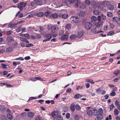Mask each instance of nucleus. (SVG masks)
I'll return each instance as SVG.
<instances>
[{"label": "nucleus", "mask_w": 120, "mask_h": 120, "mask_svg": "<svg viewBox=\"0 0 120 120\" xmlns=\"http://www.w3.org/2000/svg\"><path fill=\"white\" fill-rule=\"evenodd\" d=\"M33 46V45L32 44L30 43L28 44V45H26V47H28L29 46Z\"/></svg>", "instance_id": "nucleus-61"}, {"label": "nucleus", "mask_w": 120, "mask_h": 120, "mask_svg": "<svg viewBox=\"0 0 120 120\" xmlns=\"http://www.w3.org/2000/svg\"><path fill=\"white\" fill-rule=\"evenodd\" d=\"M17 25L16 23H14L13 24L10 23L9 24L8 27H10L11 28H14L15 26Z\"/></svg>", "instance_id": "nucleus-10"}, {"label": "nucleus", "mask_w": 120, "mask_h": 120, "mask_svg": "<svg viewBox=\"0 0 120 120\" xmlns=\"http://www.w3.org/2000/svg\"><path fill=\"white\" fill-rule=\"evenodd\" d=\"M85 15V13L84 12L82 11L80 12L79 14V15L81 17L84 16Z\"/></svg>", "instance_id": "nucleus-20"}, {"label": "nucleus", "mask_w": 120, "mask_h": 120, "mask_svg": "<svg viewBox=\"0 0 120 120\" xmlns=\"http://www.w3.org/2000/svg\"><path fill=\"white\" fill-rule=\"evenodd\" d=\"M52 115L54 118H56L58 115V112L57 111L53 112L50 115Z\"/></svg>", "instance_id": "nucleus-6"}, {"label": "nucleus", "mask_w": 120, "mask_h": 120, "mask_svg": "<svg viewBox=\"0 0 120 120\" xmlns=\"http://www.w3.org/2000/svg\"><path fill=\"white\" fill-rule=\"evenodd\" d=\"M20 64V63L19 62H14L13 63V64L14 66H15L17 64Z\"/></svg>", "instance_id": "nucleus-43"}, {"label": "nucleus", "mask_w": 120, "mask_h": 120, "mask_svg": "<svg viewBox=\"0 0 120 120\" xmlns=\"http://www.w3.org/2000/svg\"><path fill=\"white\" fill-rule=\"evenodd\" d=\"M83 34V32L82 31L79 32L77 34V36L78 38L82 37Z\"/></svg>", "instance_id": "nucleus-12"}, {"label": "nucleus", "mask_w": 120, "mask_h": 120, "mask_svg": "<svg viewBox=\"0 0 120 120\" xmlns=\"http://www.w3.org/2000/svg\"><path fill=\"white\" fill-rule=\"evenodd\" d=\"M56 120H63V118L60 116H58Z\"/></svg>", "instance_id": "nucleus-55"}, {"label": "nucleus", "mask_w": 120, "mask_h": 120, "mask_svg": "<svg viewBox=\"0 0 120 120\" xmlns=\"http://www.w3.org/2000/svg\"><path fill=\"white\" fill-rule=\"evenodd\" d=\"M113 14L111 12H109L107 13V16L109 17H111L112 16Z\"/></svg>", "instance_id": "nucleus-34"}, {"label": "nucleus", "mask_w": 120, "mask_h": 120, "mask_svg": "<svg viewBox=\"0 0 120 120\" xmlns=\"http://www.w3.org/2000/svg\"><path fill=\"white\" fill-rule=\"evenodd\" d=\"M56 26H53L51 27L52 31L53 32H54L53 31V30H56Z\"/></svg>", "instance_id": "nucleus-44"}, {"label": "nucleus", "mask_w": 120, "mask_h": 120, "mask_svg": "<svg viewBox=\"0 0 120 120\" xmlns=\"http://www.w3.org/2000/svg\"><path fill=\"white\" fill-rule=\"evenodd\" d=\"M109 4V2L107 1H104L102 4V5L105 7H108Z\"/></svg>", "instance_id": "nucleus-9"}, {"label": "nucleus", "mask_w": 120, "mask_h": 120, "mask_svg": "<svg viewBox=\"0 0 120 120\" xmlns=\"http://www.w3.org/2000/svg\"><path fill=\"white\" fill-rule=\"evenodd\" d=\"M36 15L38 17H42L44 16V14L42 12H39Z\"/></svg>", "instance_id": "nucleus-14"}, {"label": "nucleus", "mask_w": 120, "mask_h": 120, "mask_svg": "<svg viewBox=\"0 0 120 120\" xmlns=\"http://www.w3.org/2000/svg\"><path fill=\"white\" fill-rule=\"evenodd\" d=\"M120 103L119 101H118L117 100H116L115 101V105L117 106L119 105H120Z\"/></svg>", "instance_id": "nucleus-42"}, {"label": "nucleus", "mask_w": 120, "mask_h": 120, "mask_svg": "<svg viewBox=\"0 0 120 120\" xmlns=\"http://www.w3.org/2000/svg\"><path fill=\"white\" fill-rule=\"evenodd\" d=\"M101 94L102 95H104L106 93V91L103 90H101Z\"/></svg>", "instance_id": "nucleus-56"}, {"label": "nucleus", "mask_w": 120, "mask_h": 120, "mask_svg": "<svg viewBox=\"0 0 120 120\" xmlns=\"http://www.w3.org/2000/svg\"><path fill=\"white\" fill-rule=\"evenodd\" d=\"M68 15L67 14H64L62 15V17L64 19H67L68 17Z\"/></svg>", "instance_id": "nucleus-28"}, {"label": "nucleus", "mask_w": 120, "mask_h": 120, "mask_svg": "<svg viewBox=\"0 0 120 120\" xmlns=\"http://www.w3.org/2000/svg\"><path fill=\"white\" fill-rule=\"evenodd\" d=\"M23 2H21L19 3L17 6V7L20 10H22L23 8Z\"/></svg>", "instance_id": "nucleus-8"}, {"label": "nucleus", "mask_w": 120, "mask_h": 120, "mask_svg": "<svg viewBox=\"0 0 120 120\" xmlns=\"http://www.w3.org/2000/svg\"><path fill=\"white\" fill-rule=\"evenodd\" d=\"M29 80H31L33 81H35L36 80V77L34 78L32 77L30 78L29 79Z\"/></svg>", "instance_id": "nucleus-39"}, {"label": "nucleus", "mask_w": 120, "mask_h": 120, "mask_svg": "<svg viewBox=\"0 0 120 120\" xmlns=\"http://www.w3.org/2000/svg\"><path fill=\"white\" fill-rule=\"evenodd\" d=\"M70 116V114L68 113H66V117L67 119H69Z\"/></svg>", "instance_id": "nucleus-48"}, {"label": "nucleus", "mask_w": 120, "mask_h": 120, "mask_svg": "<svg viewBox=\"0 0 120 120\" xmlns=\"http://www.w3.org/2000/svg\"><path fill=\"white\" fill-rule=\"evenodd\" d=\"M22 35H23L24 37L26 38L27 39H29L30 38V35L28 34H22Z\"/></svg>", "instance_id": "nucleus-32"}, {"label": "nucleus", "mask_w": 120, "mask_h": 120, "mask_svg": "<svg viewBox=\"0 0 120 120\" xmlns=\"http://www.w3.org/2000/svg\"><path fill=\"white\" fill-rule=\"evenodd\" d=\"M59 35H63L64 33V31L63 30H61L59 31Z\"/></svg>", "instance_id": "nucleus-33"}, {"label": "nucleus", "mask_w": 120, "mask_h": 120, "mask_svg": "<svg viewBox=\"0 0 120 120\" xmlns=\"http://www.w3.org/2000/svg\"><path fill=\"white\" fill-rule=\"evenodd\" d=\"M102 114H99L97 116V118L98 120H100L103 118Z\"/></svg>", "instance_id": "nucleus-16"}, {"label": "nucleus", "mask_w": 120, "mask_h": 120, "mask_svg": "<svg viewBox=\"0 0 120 120\" xmlns=\"http://www.w3.org/2000/svg\"><path fill=\"white\" fill-rule=\"evenodd\" d=\"M71 26V25L70 24H67L65 26V28L68 29H69Z\"/></svg>", "instance_id": "nucleus-30"}, {"label": "nucleus", "mask_w": 120, "mask_h": 120, "mask_svg": "<svg viewBox=\"0 0 120 120\" xmlns=\"http://www.w3.org/2000/svg\"><path fill=\"white\" fill-rule=\"evenodd\" d=\"M101 89L100 88H98L96 90V91L97 93L101 92Z\"/></svg>", "instance_id": "nucleus-62"}, {"label": "nucleus", "mask_w": 120, "mask_h": 120, "mask_svg": "<svg viewBox=\"0 0 120 120\" xmlns=\"http://www.w3.org/2000/svg\"><path fill=\"white\" fill-rule=\"evenodd\" d=\"M110 28L113 29L114 28L115 26V25L113 23H111L110 24Z\"/></svg>", "instance_id": "nucleus-45"}, {"label": "nucleus", "mask_w": 120, "mask_h": 120, "mask_svg": "<svg viewBox=\"0 0 120 120\" xmlns=\"http://www.w3.org/2000/svg\"><path fill=\"white\" fill-rule=\"evenodd\" d=\"M13 50L12 48L11 47H9L7 48L6 51L7 52H10Z\"/></svg>", "instance_id": "nucleus-25"}, {"label": "nucleus", "mask_w": 120, "mask_h": 120, "mask_svg": "<svg viewBox=\"0 0 120 120\" xmlns=\"http://www.w3.org/2000/svg\"><path fill=\"white\" fill-rule=\"evenodd\" d=\"M58 16V14L56 13H54L50 15V17H52L53 18H56Z\"/></svg>", "instance_id": "nucleus-22"}, {"label": "nucleus", "mask_w": 120, "mask_h": 120, "mask_svg": "<svg viewBox=\"0 0 120 120\" xmlns=\"http://www.w3.org/2000/svg\"><path fill=\"white\" fill-rule=\"evenodd\" d=\"M94 14L96 15H98L99 13V11L97 10H95L93 11Z\"/></svg>", "instance_id": "nucleus-31"}, {"label": "nucleus", "mask_w": 120, "mask_h": 120, "mask_svg": "<svg viewBox=\"0 0 120 120\" xmlns=\"http://www.w3.org/2000/svg\"><path fill=\"white\" fill-rule=\"evenodd\" d=\"M76 37V35L75 34L72 35H71L70 37V39L71 40L74 39Z\"/></svg>", "instance_id": "nucleus-38"}, {"label": "nucleus", "mask_w": 120, "mask_h": 120, "mask_svg": "<svg viewBox=\"0 0 120 120\" xmlns=\"http://www.w3.org/2000/svg\"><path fill=\"white\" fill-rule=\"evenodd\" d=\"M108 27L107 25H105L104 26V30H108Z\"/></svg>", "instance_id": "nucleus-54"}, {"label": "nucleus", "mask_w": 120, "mask_h": 120, "mask_svg": "<svg viewBox=\"0 0 120 120\" xmlns=\"http://www.w3.org/2000/svg\"><path fill=\"white\" fill-rule=\"evenodd\" d=\"M7 118L11 120L13 116L12 115L10 114H8L7 115Z\"/></svg>", "instance_id": "nucleus-29"}, {"label": "nucleus", "mask_w": 120, "mask_h": 120, "mask_svg": "<svg viewBox=\"0 0 120 120\" xmlns=\"http://www.w3.org/2000/svg\"><path fill=\"white\" fill-rule=\"evenodd\" d=\"M71 19H73L72 21L75 23H77L79 20V18L77 17L73 16L71 17Z\"/></svg>", "instance_id": "nucleus-7"}, {"label": "nucleus", "mask_w": 120, "mask_h": 120, "mask_svg": "<svg viewBox=\"0 0 120 120\" xmlns=\"http://www.w3.org/2000/svg\"><path fill=\"white\" fill-rule=\"evenodd\" d=\"M114 112L115 115H117L118 114L119 112L117 109H115L114 110Z\"/></svg>", "instance_id": "nucleus-36"}, {"label": "nucleus", "mask_w": 120, "mask_h": 120, "mask_svg": "<svg viewBox=\"0 0 120 120\" xmlns=\"http://www.w3.org/2000/svg\"><path fill=\"white\" fill-rule=\"evenodd\" d=\"M21 27H18L16 30V31L18 33L21 30Z\"/></svg>", "instance_id": "nucleus-49"}, {"label": "nucleus", "mask_w": 120, "mask_h": 120, "mask_svg": "<svg viewBox=\"0 0 120 120\" xmlns=\"http://www.w3.org/2000/svg\"><path fill=\"white\" fill-rule=\"evenodd\" d=\"M51 12L49 11H47L45 12L44 15H45L46 16H48L51 14Z\"/></svg>", "instance_id": "nucleus-24"}, {"label": "nucleus", "mask_w": 120, "mask_h": 120, "mask_svg": "<svg viewBox=\"0 0 120 120\" xmlns=\"http://www.w3.org/2000/svg\"><path fill=\"white\" fill-rule=\"evenodd\" d=\"M87 109L86 110L87 113L89 115L96 116L98 113L97 110L94 109L90 107H87Z\"/></svg>", "instance_id": "nucleus-1"}, {"label": "nucleus", "mask_w": 120, "mask_h": 120, "mask_svg": "<svg viewBox=\"0 0 120 120\" xmlns=\"http://www.w3.org/2000/svg\"><path fill=\"white\" fill-rule=\"evenodd\" d=\"M92 24L90 22H87L85 25V28L86 29H90L92 27Z\"/></svg>", "instance_id": "nucleus-4"}, {"label": "nucleus", "mask_w": 120, "mask_h": 120, "mask_svg": "<svg viewBox=\"0 0 120 120\" xmlns=\"http://www.w3.org/2000/svg\"><path fill=\"white\" fill-rule=\"evenodd\" d=\"M0 108L1 109L3 110L4 109L5 107L3 105H0Z\"/></svg>", "instance_id": "nucleus-52"}, {"label": "nucleus", "mask_w": 120, "mask_h": 120, "mask_svg": "<svg viewBox=\"0 0 120 120\" xmlns=\"http://www.w3.org/2000/svg\"><path fill=\"white\" fill-rule=\"evenodd\" d=\"M35 36L38 39H39L41 38V35L39 34H37Z\"/></svg>", "instance_id": "nucleus-46"}, {"label": "nucleus", "mask_w": 120, "mask_h": 120, "mask_svg": "<svg viewBox=\"0 0 120 120\" xmlns=\"http://www.w3.org/2000/svg\"><path fill=\"white\" fill-rule=\"evenodd\" d=\"M82 96L79 94H76L74 97V98L78 99L79 98H80L82 97Z\"/></svg>", "instance_id": "nucleus-23"}, {"label": "nucleus", "mask_w": 120, "mask_h": 120, "mask_svg": "<svg viewBox=\"0 0 120 120\" xmlns=\"http://www.w3.org/2000/svg\"><path fill=\"white\" fill-rule=\"evenodd\" d=\"M106 19V16L102 14L101 16H98L97 17V20L99 21H102L101 20H105Z\"/></svg>", "instance_id": "nucleus-3"}, {"label": "nucleus", "mask_w": 120, "mask_h": 120, "mask_svg": "<svg viewBox=\"0 0 120 120\" xmlns=\"http://www.w3.org/2000/svg\"><path fill=\"white\" fill-rule=\"evenodd\" d=\"M85 85L86 86V88H89L90 86V84L89 83H86L85 84Z\"/></svg>", "instance_id": "nucleus-59"}, {"label": "nucleus", "mask_w": 120, "mask_h": 120, "mask_svg": "<svg viewBox=\"0 0 120 120\" xmlns=\"http://www.w3.org/2000/svg\"><path fill=\"white\" fill-rule=\"evenodd\" d=\"M20 115L21 117H25L26 116V115L25 113L23 112L20 114Z\"/></svg>", "instance_id": "nucleus-50"}, {"label": "nucleus", "mask_w": 120, "mask_h": 120, "mask_svg": "<svg viewBox=\"0 0 120 120\" xmlns=\"http://www.w3.org/2000/svg\"><path fill=\"white\" fill-rule=\"evenodd\" d=\"M91 31L93 32L95 34H97L99 33L100 32H101V31H96V29L95 28H94L93 29H92L91 30Z\"/></svg>", "instance_id": "nucleus-19"}, {"label": "nucleus", "mask_w": 120, "mask_h": 120, "mask_svg": "<svg viewBox=\"0 0 120 120\" xmlns=\"http://www.w3.org/2000/svg\"><path fill=\"white\" fill-rule=\"evenodd\" d=\"M75 107L76 109L78 110H79L81 109L80 107L78 105H76Z\"/></svg>", "instance_id": "nucleus-37"}, {"label": "nucleus", "mask_w": 120, "mask_h": 120, "mask_svg": "<svg viewBox=\"0 0 120 120\" xmlns=\"http://www.w3.org/2000/svg\"><path fill=\"white\" fill-rule=\"evenodd\" d=\"M45 37L47 39H49V41L52 38L51 35L50 34H45Z\"/></svg>", "instance_id": "nucleus-15"}, {"label": "nucleus", "mask_w": 120, "mask_h": 120, "mask_svg": "<svg viewBox=\"0 0 120 120\" xmlns=\"http://www.w3.org/2000/svg\"><path fill=\"white\" fill-rule=\"evenodd\" d=\"M92 20L94 22L97 20V18L95 16H92L91 17Z\"/></svg>", "instance_id": "nucleus-41"}, {"label": "nucleus", "mask_w": 120, "mask_h": 120, "mask_svg": "<svg viewBox=\"0 0 120 120\" xmlns=\"http://www.w3.org/2000/svg\"><path fill=\"white\" fill-rule=\"evenodd\" d=\"M42 4L41 0H34L31 2L30 4L31 6H33L34 4L38 5H41Z\"/></svg>", "instance_id": "nucleus-2"}, {"label": "nucleus", "mask_w": 120, "mask_h": 120, "mask_svg": "<svg viewBox=\"0 0 120 120\" xmlns=\"http://www.w3.org/2000/svg\"><path fill=\"white\" fill-rule=\"evenodd\" d=\"M34 115V113L31 112H28V116L30 118H32Z\"/></svg>", "instance_id": "nucleus-13"}, {"label": "nucleus", "mask_w": 120, "mask_h": 120, "mask_svg": "<svg viewBox=\"0 0 120 120\" xmlns=\"http://www.w3.org/2000/svg\"><path fill=\"white\" fill-rule=\"evenodd\" d=\"M85 3L87 5L90 4V2L89 0H86L85 1Z\"/></svg>", "instance_id": "nucleus-47"}, {"label": "nucleus", "mask_w": 120, "mask_h": 120, "mask_svg": "<svg viewBox=\"0 0 120 120\" xmlns=\"http://www.w3.org/2000/svg\"><path fill=\"white\" fill-rule=\"evenodd\" d=\"M37 98L36 97H31L30 98L29 101H30L33 99H36Z\"/></svg>", "instance_id": "nucleus-51"}, {"label": "nucleus", "mask_w": 120, "mask_h": 120, "mask_svg": "<svg viewBox=\"0 0 120 120\" xmlns=\"http://www.w3.org/2000/svg\"><path fill=\"white\" fill-rule=\"evenodd\" d=\"M109 9L110 10H112L114 8V6L112 5L109 4L108 7Z\"/></svg>", "instance_id": "nucleus-27"}, {"label": "nucleus", "mask_w": 120, "mask_h": 120, "mask_svg": "<svg viewBox=\"0 0 120 120\" xmlns=\"http://www.w3.org/2000/svg\"><path fill=\"white\" fill-rule=\"evenodd\" d=\"M39 29L40 30L39 31L40 32H41V31H43L44 29V28L43 27L41 26L40 27Z\"/></svg>", "instance_id": "nucleus-57"}, {"label": "nucleus", "mask_w": 120, "mask_h": 120, "mask_svg": "<svg viewBox=\"0 0 120 120\" xmlns=\"http://www.w3.org/2000/svg\"><path fill=\"white\" fill-rule=\"evenodd\" d=\"M114 33V31H110L108 33L107 35H112Z\"/></svg>", "instance_id": "nucleus-35"}, {"label": "nucleus", "mask_w": 120, "mask_h": 120, "mask_svg": "<svg viewBox=\"0 0 120 120\" xmlns=\"http://www.w3.org/2000/svg\"><path fill=\"white\" fill-rule=\"evenodd\" d=\"M112 21L114 22H117L119 20V19L117 17H114L112 18Z\"/></svg>", "instance_id": "nucleus-17"}, {"label": "nucleus", "mask_w": 120, "mask_h": 120, "mask_svg": "<svg viewBox=\"0 0 120 120\" xmlns=\"http://www.w3.org/2000/svg\"><path fill=\"white\" fill-rule=\"evenodd\" d=\"M116 93L115 92H113L110 93V95L111 96H114L116 95Z\"/></svg>", "instance_id": "nucleus-63"}, {"label": "nucleus", "mask_w": 120, "mask_h": 120, "mask_svg": "<svg viewBox=\"0 0 120 120\" xmlns=\"http://www.w3.org/2000/svg\"><path fill=\"white\" fill-rule=\"evenodd\" d=\"M113 73L116 76L120 74V70H118L115 71L113 72Z\"/></svg>", "instance_id": "nucleus-18"}, {"label": "nucleus", "mask_w": 120, "mask_h": 120, "mask_svg": "<svg viewBox=\"0 0 120 120\" xmlns=\"http://www.w3.org/2000/svg\"><path fill=\"white\" fill-rule=\"evenodd\" d=\"M7 40L8 42H11L13 40V38L11 37L8 36L7 38Z\"/></svg>", "instance_id": "nucleus-21"}, {"label": "nucleus", "mask_w": 120, "mask_h": 120, "mask_svg": "<svg viewBox=\"0 0 120 120\" xmlns=\"http://www.w3.org/2000/svg\"><path fill=\"white\" fill-rule=\"evenodd\" d=\"M2 65V67L3 68H7L6 65L5 64L2 63L1 64Z\"/></svg>", "instance_id": "nucleus-53"}, {"label": "nucleus", "mask_w": 120, "mask_h": 120, "mask_svg": "<svg viewBox=\"0 0 120 120\" xmlns=\"http://www.w3.org/2000/svg\"><path fill=\"white\" fill-rule=\"evenodd\" d=\"M68 35H64L61 37V39L62 40H68Z\"/></svg>", "instance_id": "nucleus-11"}, {"label": "nucleus", "mask_w": 120, "mask_h": 120, "mask_svg": "<svg viewBox=\"0 0 120 120\" xmlns=\"http://www.w3.org/2000/svg\"><path fill=\"white\" fill-rule=\"evenodd\" d=\"M70 109L72 111H74L75 110V105L74 104H72L71 106Z\"/></svg>", "instance_id": "nucleus-26"}, {"label": "nucleus", "mask_w": 120, "mask_h": 120, "mask_svg": "<svg viewBox=\"0 0 120 120\" xmlns=\"http://www.w3.org/2000/svg\"><path fill=\"white\" fill-rule=\"evenodd\" d=\"M79 3L78 2H77L76 3H75V6L76 7H78L79 6Z\"/></svg>", "instance_id": "nucleus-60"}, {"label": "nucleus", "mask_w": 120, "mask_h": 120, "mask_svg": "<svg viewBox=\"0 0 120 120\" xmlns=\"http://www.w3.org/2000/svg\"><path fill=\"white\" fill-rule=\"evenodd\" d=\"M75 120H79V118L77 115L76 114L75 115Z\"/></svg>", "instance_id": "nucleus-64"}, {"label": "nucleus", "mask_w": 120, "mask_h": 120, "mask_svg": "<svg viewBox=\"0 0 120 120\" xmlns=\"http://www.w3.org/2000/svg\"><path fill=\"white\" fill-rule=\"evenodd\" d=\"M99 112V114H102L103 113V111L102 109L101 108L99 110L98 112Z\"/></svg>", "instance_id": "nucleus-40"}, {"label": "nucleus", "mask_w": 120, "mask_h": 120, "mask_svg": "<svg viewBox=\"0 0 120 120\" xmlns=\"http://www.w3.org/2000/svg\"><path fill=\"white\" fill-rule=\"evenodd\" d=\"M104 23L103 21H101L97 22L96 24V26L98 28L101 27Z\"/></svg>", "instance_id": "nucleus-5"}, {"label": "nucleus", "mask_w": 120, "mask_h": 120, "mask_svg": "<svg viewBox=\"0 0 120 120\" xmlns=\"http://www.w3.org/2000/svg\"><path fill=\"white\" fill-rule=\"evenodd\" d=\"M20 39L21 41H25L26 40V39L25 38H20Z\"/></svg>", "instance_id": "nucleus-58"}]
</instances>
